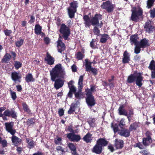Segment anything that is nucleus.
I'll list each match as a JSON object with an SVG mask.
<instances>
[{
  "mask_svg": "<svg viewBox=\"0 0 155 155\" xmlns=\"http://www.w3.org/2000/svg\"><path fill=\"white\" fill-rule=\"evenodd\" d=\"M73 81L71 80L68 83V87L69 89V91L67 96L70 98H72L73 97V92L76 91V87L73 85Z\"/></svg>",
  "mask_w": 155,
  "mask_h": 155,
  "instance_id": "obj_11",
  "label": "nucleus"
},
{
  "mask_svg": "<svg viewBox=\"0 0 155 155\" xmlns=\"http://www.w3.org/2000/svg\"><path fill=\"white\" fill-rule=\"evenodd\" d=\"M83 75H81L80 76L78 82V86H83Z\"/></svg>",
  "mask_w": 155,
  "mask_h": 155,
  "instance_id": "obj_53",
  "label": "nucleus"
},
{
  "mask_svg": "<svg viewBox=\"0 0 155 155\" xmlns=\"http://www.w3.org/2000/svg\"><path fill=\"white\" fill-rule=\"evenodd\" d=\"M108 143V142L104 138H99L96 141V143L103 149L104 147L107 145Z\"/></svg>",
  "mask_w": 155,
  "mask_h": 155,
  "instance_id": "obj_23",
  "label": "nucleus"
},
{
  "mask_svg": "<svg viewBox=\"0 0 155 155\" xmlns=\"http://www.w3.org/2000/svg\"><path fill=\"white\" fill-rule=\"evenodd\" d=\"M26 142L28 144V147L29 149L33 148L35 145V142L31 139L26 138Z\"/></svg>",
  "mask_w": 155,
  "mask_h": 155,
  "instance_id": "obj_30",
  "label": "nucleus"
},
{
  "mask_svg": "<svg viewBox=\"0 0 155 155\" xmlns=\"http://www.w3.org/2000/svg\"><path fill=\"white\" fill-rule=\"evenodd\" d=\"M87 122L91 127H94L95 126V118H89Z\"/></svg>",
  "mask_w": 155,
  "mask_h": 155,
  "instance_id": "obj_38",
  "label": "nucleus"
},
{
  "mask_svg": "<svg viewBox=\"0 0 155 155\" xmlns=\"http://www.w3.org/2000/svg\"><path fill=\"white\" fill-rule=\"evenodd\" d=\"M131 11L132 13L130 19V20L136 23L140 22L143 20V10L140 6L133 7Z\"/></svg>",
  "mask_w": 155,
  "mask_h": 155,
  "instance_id": "obj_2",
  "label": "nucleus"
},
{
  "mask_svg": "<svg viewBox=\"0 0 155 155\" xmlns=\"http://www.w3.org/2000/svg\"><path fill=\"white\" fill-rule=\"evenodd\" d=\"M4 115L5 116L11 117L16 119L17 117V113L14 108H12L10 110L8 109H6L4 112Z\"/></svg>",
  "mask_w": 155,
  "mask_h": 155,
  "instance_id": "obj_8",
  "label": "nucleus"
},
{
  "mask_svg": "<svg viewBox=\"0 0 155 155\" xmlns=\"http://www.w3.org/2000/svg\"><path fill=\"white\" fill-rule=\"evenodd\" d=\"M35 117L31 118L28 119L26 122V124L30 126L31 125H34L35 123Z\"/></svg>",
  "mask_w": 155,
  "mask_h": 155,
  "instance_id": "obj_39",
  "label": "nucleus"
},
{
  "mask_svg": "<svg viewBox=\"0 0 155 155\" xmlns=\"http://www.w3.org/2000/svg\"><path fill=\"white\" fill-rule=\"evenodd\" d=\"M130 131L129 129L128 130L124 128H122L121 130L119 132V134L121 136L125 137H128L130 135Z\"/></svg>",
  "mask_w": 155,
  "mask_h": 155,
  "instance_id": "obj_26",
  "label": "nucleus"
},
{
  "mask_svg": "<svg viewBox=\"0 0 155 155\" xmlns=\"http://www.w3.org/2000/svg\"><path fill=\"white\" fill-rule=\"evenodd\" d=\"M86 102L88 106L91 107L94 106L96 103V100L94 96L86 97Z\"/></svg>",
  "mask_w": 155,
  "mask_h": 155,
  "instance_id": "obj_14",
  "label": "nucleus"
},
{
  "mask_svg": "<svg viewBox=\"0 0 155 155\" xmlns=\"http://www.w3.org/2000/svg\"><path fill=\"white\" fill-rule=\"evenodd\" d=\"M25 80L27 83L30 82H33L35 81V79L33 78L32 74L31 73H28L26 75L25 77Z\"/></svg>",
  "mask_w": 155,
  "mask_h": 155,
  "instance_id": "obj_36",
  "label": "nucleus"
},
{
  "mask_svg": "<svg viewBox=\"0 0 155 155\" xmlns=\"http://www.w3.org/2000/svg\"><path fill=\"white\" fill-rule=\"evenodd\" d=\"M14 66L15 67V69L17 70L22 67V64L19 61H14Z\"/></svg>",
  "mask_w": 155,
  "mask_h": 155,
  "instance_id": "obj_44",
  "label": "nucleus"
},
{
  "mask_svg": "<svg viewBox=\"0 0 155 155\" xmlns=\"http://www.w3.org/2000/svg\"><path fill=\"white\" fill-rule=\"evenodd\" d=\"M145 31L150 34L152 33L155 30V27L153 25L150 20H147L144 25Z\"/></svg>",
  "mask_w": 155,
  "mask_h": 155,
  "instance_id": "obj_7",
  "label": "nucleus"
},
{
  "mask_svg": "<svg viewBox=\"0 0 155 155\" xmlns=\"http://www.w3.org/2000/svg\"><path fill=\"white\" fill-rule=\"evenodd\" d=\"M51 80L52 81H55L57 78H64L65 72L63 69L62 65L59 63L55 65L51 71H50Z\"/></svg>",
  "mask_w": 155,
  "mask_h": 155,
  "instance_id": "obj_1",
  "label": "nucleus"
},
{
  "mask_svg": "<svg viewBox=\"0 0 155 155\" xmlns=\"http://www.w3.org/2000/svg\"><path fill=\"white\" fill-rule=\"evenodd\" d=\"M130 54L127 51H125L123 54V58L122 59V63L123 64H127L129 62L130 60Z\"/></svg>",
  "mask_w": 155,
  "mask_h": 155,
  "instance_id": "obj_25",
  "label": "nucleus"
},
{
  "mask_svg": "<svg viewBox=\"0 0 155 155\" xmlns=\"http://www.w3.org/2000/svg\"><path fill=\"white\" fill-rule=\"evenodd\" d=\"M139 123L138 122H135L131 124L130 126L129 129L132 131L133 130H136L139 126Z\"/></svg>",
  "mask_w": 155,
  "mask_h": 155,
  "instance_id": "obj_37",
  "label": "nucleus"
},
{
  "mask_svg": "<svg viewBox=\"0 0 155 155\" xmlns=\"http://www.w3.org/2000/svg\"><path fill=\"white\" fill-rule=\"evenodd\" d=\"M74 93L75 95V97L78 100H81V99L83 98L84 97V94H81L78 93H76V91L74 92H73V93Z\"/></svg>",
  "mask_w": 155,
  "mask_h": 155,
  "instance_id": "obj_46",
  "label": "nucleus"
},
{
  "mask_svg": "<svg viewBox=\"0 0 155 155\" xmlns=\"http://www.w3.org/2000/svg\"><path fill=\"white\" fill-rule=\"evenodd\" d=\"M62 37L60 36L59 38L57 41V49L58 52L62 53V52L64 51L66 48V46L64 42L62 40L60 39V38H61Z\"/></svg>",
  "mask_w": 155,
  "mask_h": 155,
  "instance_id": "obj_12",
  "label": "nucleus"
},
{
  "mask_svg": "<svg viewBox=\"0 0 155 155\" xmlns=\"http://www.w3.org/2000/svg\"><path fill=\"white\" fill-rule=\"evenodd\" d=\"M125 122L124 121V119L123 118L120 121L119 124L118 126L121 128H123V127L125 125Z\"/></svg>",
  "mask_w": 155,
  "mask_h": 155,
  "instance_id": "obj_54",
  "label": "nucleus"
},
{
  "mask_svg": "<svg viewBox=\"0 0 155 155\" xmlns=\"http://www.w3.org/2000/svg\"><path fill=\"white\" fill-rule=\"evenodd\" d=\"M5 129L7 131L12 135H13L15 134L16 131L15 130L13 129L14 125L13 122H6L5 123Z\"/></svg>",
  "mask_w": 155,
  "mask_h": 155,
  "instance_id": "obj_10",
  "label": "nucleus"
},
{
  "mask_svg": "<svg viewBox=\"0 0 155 155\" xmlns=\"http://www.w3.org/2000/svg\"><path fill=\"white\" fill-rule=\"evenodd\" d=\"M76 58L78 60H82L84 57V55L83 54L79 51L78 52L75 54Z\"/></svg>",
  "mask_w": 155,
  "mask_h": 155,
  "instance_id": "obj_43",
  "label": "nucleus"
},
{
  "mask_svg": "<svg viewBox=\"0 0 155 155\" xmlns=\"http://www.w3.org/2000/svg\"><path fill=\"white\" fill-rule=\"evenodd\" d=\"M12 143H14L15 146H17L18 144L21 143V140L18 138V137L13 135L12 137Z\"/></svg>",
  "mask_w": 155,
  "mask_h": 155,
  "instance_id": "obj_29",
  "label": "nucleus"
},
{
  "mask_svg": "<svg viewBox=\"0 0 155 155\" xmlns=\"http://www.w3.org/2000/svg\"><path fill=\"white\" fill-rule=\"evenodd\" d=\"M68 147L71 151V153L72 155H79L77 152L76 147L74 143H69L68 144Z\"/></svg>",
  "mask_w": 155,
  "mask_h": 155,
  "instance_id": "obj_22",
  "label": "nucleus"
},
{
  "mask_svg": "<svg viewBox=\"0 0 155 155\" xmlns=\"http://www.w3.org/2000/svg\"><path fill=\"white\" fill-rule=\"evenodd\" d=\"M69 4L70 6L67 9L68 14L69 17L72 18L74 17L75 14L77 12L78 2L77 1H74Z\"/></svg>",
  "mask_w": 155,
  "mask_h": 155,
  "instance_id": "obj_4",
  "label": "nucleus"
},
{
  "mask_svg": "<svg viewBox=\"0 0 155 155\" xmlns=\"http://www.w3.org/2000/svg\"><path fill=\"white\" fill-rule=\"evenodd\" d=\"M148 68L151 70V77L153 79L155 78V61L152 60L151 61L148 67Z\"/></svg>",
  "mask_w": 155,
  "mask_h": 155,
  "instance_id": "obj_16",
  "label": "nucleus"
},
{
  "mask_svg": "<svg viewBox=\"0 0 155 155\" xmlns=\"http://www.w3.org/2000/svg\"><path fill=\"white\" fill-rule=\"evenodd\" d=\"M90 71H91L94 75H96L97 74V69L95 68L91 67V68L90 69V71Z\"/></svg>",
  "mask_w": 155,
  "mask_h": 155,
  "instance_id": "obj_60",
  "label": "nucleus"
},
{
  "mask_svg": "<svg viewBox=\"0 0 155 155\" xmlns=\"http://www.w3.org/2000/svg\"><path fill=\"white\" fill-rule=\"evenodd\" d=\"M93 32L94 35L99 36L101 34H100V30L98 28V26H95L93 30Z\"/></svg>",
  "mask_w": 155,
  "mask_h": 155,
  "instance_id": "obj_45",
  "label": "nucleus"
},
{
  "mask_svg": "<svg viewBox=\"0 0 155 155\" xmlns=\"http://www.w3.org/2000/svg\"><path fill=\"white\" fill-rule=\"evenodd\" d=\"M124 141L122 140L116 139L115 140L114 145L117 149H121L124 147Z\"/></svg>",
  "mask_w": 155,
  "mask_h": 155,
  "instance_id": "obj_19",
  "label": "nucleus"
},
{
  "mask_svg": "<svg viewBox=\"0 0 155 155\" xmlns=\"http://www.w3.org/2000/svg\"><path fill=\"white\" fill-rule=\"evenodd\" d=\"M134 147H138L140 149H143V146L140 142L136 143L134 145Z\"/></svg>",
  "mask_w": 155,
  "mask_h": 155,
  "instance_id": "obj_55",
  "label": "nucleus"
},
{
  "mask_svg": "<svg viewBox=\"0 0 155 155\" xmlns=\"http://www.w3.org/2000/svg\"><path fill=\"white\" fill-rule=\"evenodd\" d=\"M135 45V47L134 48V53L137 54L140 52L141 51L140 48H142L138 44Z\"/></svg>",
  "mask_w": 155,
  "mask_h": 155,
  "instance_id": "obj_48",
  "label": "nucleus"
},
{
  "mask_svg": "<svg viewBox=\"0 0 155 155\" xmlns=\"http://www.w3.org/2000/svg\"><path fill=\"white\" fill-rule=\"evenodd\" d=\"M3 32L6 36H11V35L12 33V31L11 30H8L7 29H5L3 31Z\"/></svg>",
  "mask_w": 155,
  "mask_h": 155,
  "instance_id": "obj_51",
  "label": "nucleus"
},
{
  "mask_svg": "<svg viewBox=\"0 0 155 155\" xmlns=\"http://www.w3.org/2000/svg\"><path fill=\"white\" fill-rule=\"evenodd\" d=\"M45 60L47 62V64L51 65L54 64V58L51 56L48 52L46 53V57L45 58Z\"/></svg>",
  "mask_w": 155,
  "mask_h": 155,
  "instance_id": "obj_20",
  "label": "nucleus"
},
{
  "mask_svg": "<svg viewBox=\"0 0 155 155\" xmlns=\"http://www.w3.org/2000/svg\"><path fill=\"white\" fill-rule=\"evenodd\" d=\"M143 78L141 73L135 72L128 76L127 81L129 83H132L135 82L136 85L140 87L143 85L142 81Z\"/></svg>",
  "mask_w": 155,
  "mask_h": 155,
  "instance_id": "obj_3",
  "label": "nucleus"
},
{
  "mask_svg": "<svg viewBox=\"0 0 155 155\" xmlns=\"http://www.w3.org/2000/svg\"><path fill=\"white\" fill-rule=\"evenodd\" d=\"M134 114V110L132 107H130L128 110V114L127 113V116L133 117Z\"/></svg>",
  "mask_w": 155,
  "mask_h": 155,
  "instance_id": "obj_52",
  "label": "nucleus"
},
{
  "mask_svg": "<svg viewBox=\"0 0 155 155\" xmlns=\"http://www.w3.org/2000/svg\"><path fill=\"white\" fill-rule=\"evenodd\" d=\"M101 36L100 40V42L102 43H105L110 38L109 35L107 34H101Z\"/></svg>",
  "mask_w": 155,
  "mask_h": 155,
  "instance_id": "obj_32",
  "label": "nucleus"
},
{
  "mask_svg": "<svg viewBox=\"0 0 155 155\" xmlns=\"http://www.w3.org/2000/svg\"><path fill=\"white\" fill-rule=\"evenodd\" d=\"M42 27L39 24H36L35 26V33L37 35H39V33H41L42 30Z\"/></svg>",
  "mask_w": 155,
  "mask_h": 155,
  "instance_id": "obj_40",
  "label": "nucleus"
},
{
  "mask_svg": "<svg viewBox=\"0 0 155 155\" xmlns=\"http://www.w3.org/2000/svg\"><path fill=\"white\" fill-rule=\"evenodd\" d=\"M10 53L11 54L12 58H13V60H15L16 59L17 56L15 52L13 51H10Z\"/></svg>",
  "mask_w": 155,
  "mask_h": 155,
  "instance_id": "obj_64",
  "label": "nucleus"
},
{
  "mask_svg": "<svg viewBox=\"0 0 155 155\" xmlns=\"http://www.w3.org/2000/svg\"><path fill=\"white\" fill-rule=\"evenodd\" d=\"M11 78L12 80L16 82L18 81L20 83L21 82V75H19V74L16 71L13 72L11 74Z\"/></svg>",
  "mask_w": 155,
  "mask_h": 155,
  "instance_id": "obj_17",
  "label": "nucleus"
},
{
  "mask_svg": "<svg viewBox=\"0 0 155 155\" xmlns=\"http://www.w3.org/2000/svg\"><path fill=\"white\" fill-rule=\"evenodd\" d=\"M67 137L71 141L78 142L81 139L80 135L76 134L74 133H69L67 135Z\"/></svg>",
  "mask_w": 155,
  "mask_h": 155,
  "instance_id": "obj_9",
  "label": "nucleus"
},
{
  "mask_svg": "<svg viewBox=\"0 0 155 155\" xmlns=\"http://www.w3.org/2000/svg\"><path fill=\"white\" fill-rule=\"evenodd\" d=\"M83 19L85 27L89 28L91 25V19H90L89 16L87 15H84Z\"/></svg>",
  "mask_w": 155,
  "mask_h": 155,
  "instance_id": "obj_27",
  "label": "nucleus"
},
{
  "mask_svg": "<svg viewBox=\"0 0 155 155\" xmlns=\"http://www.w3.org/2000/svg\"><path fill=\"white\" fill-rule=\"evenodd\" d=\"M77 106V104H75L72 103L70 107L69 110L68 111V113L71 114L75 112V108Z\"/></svg>",
  "mask_w": 155,
  "mask_h": 155,
  "instance_id": "obj_41",
  "label": "nucleus"
},
{
  "mask_svg": "<svg viewBox=\"0 0 155 155\" xmlns=\"http://www.w3.org/2000/svg\"><path fill=\"white\" fill-rule=\"evenodd\" d=\"M118 125L115 124H114L112 123L111 128L113 129L114 133H116L119 131Z\"/></svg>",
  "mask_w": 155,
  "mask_h": 155,
  "instance_id": "obj_49",
  "label": "nucleus"
},
{
  "mask_svg": "<svg viewBox=\"0 0 155 155\" xmlns=\"http://www.w3.org/2000/svg\"><path fill=\"white\" fill-rule=\"evenodd\" d=\"M11 58V55L9 53H6L2 59L1 61L2 63H8Z\"/></svg>",
  "mask_w": 155,
  "mask_h": 155,
  "instance_id": "obj_33",
  "label": "nucleus"
},
{
  "mask_svg": "<svg viewBox=\"0 0 155 155\" xmlns=\"http://www.w3.org/2000/svg\"><path fill=\"white\" fill-rule=\"evenodd\" d=\"M138 44L142 48H147L150 46L149 40L146 38L141 39L140 42H138Z\"/></svg>",
  "mask_w": 155,
  "mask_h": 155,
  "instance_id": "obj_24",
  "label": "nucleus"
},
{
  "mask_svg": "<svg viewBox=\"0 0 155 155\" xmlns=\"http://www.w3.org/2000/svg\"><path fill=\"white\" fill-rule=\"evenodd\" d=\"M23 109L24 111L30 115L32 114L31 110L30 109L28 105L25 102L23 103L22 104Z\"/></svg>",
  "mask_w": 155,
  "mask_h": 155,
  "instance_id": "obj_34",
  "label": "nucleus"
},
{
  "mask_svg": "<svg viewBox=\"0 0 155 155\" xmlns=\"http://www.w3.org/2000/svg\"><path fill=\"white\" fill-rule=\"evenodd\" d=\"M85 91L86 92V97H89L93 96L92 95V92L89 89L87 88L85 89Z\"/></svg>",
  "mask_w": 155,
  "mask_h": 155,
  "instance_id": "obj_56",
  "label": "nucleus"
},
{
  "mask_svg": "<svg viewBox=\"0 0 155 155\" xmlns=\"http://www.w3.org/2000/svg\"><path fill=\"white\" fill-rule=\"evenodd\" d=\"M10 91L12 98L13 100H15L17 97L15 92L12 91L11 90H10Z\"/></svg>",
  "mask_w": 155,
  "mask_h": 155,
  "instance_id": "obj_57",
  "label": "nucleus"
},
{
  "mask_svg": "<svg viewBox=\"0 0 155 155\" xmlns=\"http://www.w3.org/2000/svg\"><path fill=\"white\" fill-rule=\"evenodd\" d=\"M150 17L152 18L155 17V8H153V9L150 10Z\"/></svg>",
  "mask_w": 155,
  "mask_h": 155,
  "instance_id": "obj_61",
  "label": "nucleus"
},
{
  "mask_svg": "<svg viewBox=\"0 0 155 155\" xmlns=\"http://www.w3.org/2000/svg\"><path fill=\"white\" fill-rule=\"evenodd\" d=\"M155 0H148L147 2V7L150 8L153 5Z\"/></svg>",
  "mask_w": 155,
  "mask_h": 155,
  "instance_id": "obj_50",
  "label": "nucleus"
},
{
  "mask_svg": "<svg viewBox=\"0 0 155 155\" xmlns=\"http://www.w3.org/2000/svg\"><path fill=\"white\" fill-rule=\"evenodd\" d=\"M101 8L105 10L108 13L112 12L114 8V5L112 4L111 1H107L103 2L101 5Z\"/></svg>",
  "mask_w": 155,
  "mask_h": 155,
  "instance_id": "obj_6",
  "label": "nucleus"
},
{
  "mask_svg": "<svg viewBox=\"0 0 155 155\" xmlns=\"http://www.w3.org/2000/svg\"><path fill=\"white\" fill-rule=\"evenodd\" d=\"M118 114L120 115L127 116V111L124 105H121L118 109Z\"/></svg>",
  "mask_w": 155,
  "mask_h": 155,
  "instance_id": "obj_28",
  "label": "nucleus"
},
{
  "mask_svg": "<svg viewBox=\"0 0 155 155\" xmlns=\"http://www.w3.org/2000/svg\"><path fill=\"white\" fill-rule=\"evenodd\" d=\"M103 148L96 143L91 150L92 152L96 154H100L101 153Z\"/></svg>",
  "mask_w": 155,
  "mask_h": 155,
  "instance_id": "obj_18",
  "label": "nucleus"
},
{
  "mask_svg": "<svg viewBox=\"0 0 155 155\" xmlns=\"http://www.w3.org/2000/svg\"><path fill=\"white\" fill-rule=\"evenodd\" d=\"M59 31L62 34V37L65 40L69 41L70 39L69 36L71 33L70 30L65 24L63 23L61 25Z\"/></svg>",
  "mask_w": 155,
  "mask_h": 155,
  "instance_id": "obj_5",
  "label": "nucleus"
},
{
  "mask_svg": "<svg viewBox=\"0 0 155 155\" xmlns=\"http://www.w3.org/2000/svg\"><path fill=\"white\" fill-rule=\"evenodd\" d=\"M152 142V140L146 137H144L142 139V143L145 147L149 146Z\"/></svg>",
  "mask_w": 155,
  "mask_h": 155,
  "instance_id": "obj_35",
  "label": "nucleus"
},
{
  "mask_svg": "<svg viewBox=\"0 0 155 155\" xmlns=\"http://www.w3.org/2000/svg\"><path fill=\"white\" fill-rule=\"evenodd\" d=\"M58 78L56 80L55 79L54 87L56 89L58 90L62 87L64 84V81L63 80H61V78Z\"/></svg>",
  "mask_w": 155,
  "mask_h": 155,
  "instance_id": "obj_15",
  "label": "nucleus"
},
{
  "mask_svg": "<svg viewBox=\"0 0 155 155\" xmlns=\"http://www.w3.org/2000/svg\"><path fill=\"white\" fill-rule=\"evenodd\" d=\"M139 37L138 35L135 34L132 35L130 39V42L131 45H136L138 44V41Z\"/></svg>",
  "mask_w": 155,
  "mask_h": 155,
  "instance_id": "obj_21",
  "label": "nucleus"
},
{
  "mask_svg": "<svg viewBox=\"0 0 155 155\" xmlns=\"http://www.w3.org/2000/svg\"><path fill=\"white\" fill-rule=\"evenodd\" d=\"M95 40L94 39H92L90 43V46L93 49H95L96 48V47L95 46L94 42Z\"/></svg>",
  "mask_w": 155,
  "mask_h": 155,
  "instance_id": "obj_63",
  "label": "nucleus"
},
{
  "mask_svg": "<svg viewBox=\"0 0 155 155\" xmlns=\"http://www.w3.org/2000/svg\"><path fill=\"white\" fill-rule=\"evenodd\" d=\"M64 114V110L63 108H61L59 109L58 111V114L60 117L63 116Z\"/></svg>",
  "mask_w": 155,
  "mask_h": 155,
  "instance_id": "obj_62",
  "label": "nucleus"
},
{
  "mask_svg": "<svg viewBox=\"0 0 155 155\" xmlns=\"http://www.w3.org/2000/svg\"><path fill=\"white\" fill-rule=\"evenodd\" d=\"M102 15L98 14H95L91 18V23L93 25H97L99 24V20L102 19Z\"/></svg>",
  "mask_w": 155,
  "mask_h": 155,
  "instance_id": "obj_13",
  "label": "nucleus"
},
{
  "mask_svg": "<svg viewBox=\"0 0 155 155\" xmlns=\"http://www.w3.org/2000/svg\"><path fill=\"white\" fill-rule=\"evenodd\" d=\"M92 134L88 132L83 137L82 139L86 143H91L92 141Z\"/></svg>",
  "mask_w": 155,
  "mask_h": 155,
  "instance_id": "obj_31",
  "label": "nucleus"
},
{
  "mask_svg": "<svg viewBox=\"0 0 155 155\" xmlns=\"http://www.w3.org/2000/svg\"><path fill=\"white\" fill-rule=\"evenodd\" d=\"M152 133L149 131H147L145 133V135L146 137V138L152 139L151 137V135H152Z\"/></svg>",
  "mask_w": 155,
  "mask_h": 155,
  "instance_id": "obj_58",
  "label": "nucleus"
},
{
  "mask_svg": "<svg viewBox=\"0 0 155 155\" xmlns=\"http://www.w3.org/2000/svg\"><path fill=\"white\" fill-rule=\"evenodd\" d=\"M62 140V139L61 137H59L57 139H55L54 140V142L55 144H61Z\"/></svg>",
  "mask_w": 155,
  "mask_h": 155,
  "instance_id": "obj_59",
  "label": "nucleus"
},
{
  "mask_svg": "<svg viewBox=\"0 0 155 155\" xmlns=\"http://www.w3.org/2000/svg\"><path fill=\"white\" fill-rule=\"evenodd\" d=\"M85 61L86 63V71H90V69L91 68V64L92 63L91 62L88 61L87 59H85Z\"/></svg>",
  "mask_w": 155,
  "mask_h": 155,
  "instance_id": "obj_42",
  "label": "nucleus"
},
{
  "mask_svg": "<svg viewBox=\"0 0 155 155\" xmlns=\"http://www.w3.org/2000/svg\"><path fill=\"white\" fill-rule=\"evenodd\" d=\"M24 39H20L19 40L16 41L15 43V46L18 47H20L22 46L24 43Z\"/></svg>",
  "mask_w": 155,
  "mask_h": 155,
  "instance_id": "obj_47",
  "label": "nucleus"
}]
</instances>
